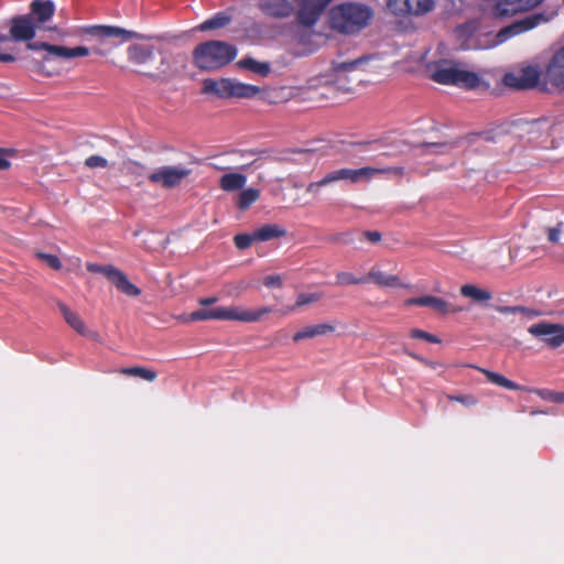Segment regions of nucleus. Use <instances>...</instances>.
Here are the masks:
<instances>
[{
	"mask_svg": "<svg viewBox=\"0 0 564 564\" xmlns=\"http://www.w3.org/2000/svg\"><path fill=\"white\" fill-rule=\"evenodd\" d=\"M129 61L138 66V73L156 82H166L174 76L170 55L148 44H132L128 47Z\"/></svg>",
	"mask_w": 564,
	"mask_h": 564,
	"instance_id": "obj_1",
	"label": "nucleus"
},
{
	"mask_svg": "<svg viewBox=\"0 0 564 564\" xmlns=\"http://www.w3.org/2000/svg\"><path fill=\"white\" fill-rule=\"evenodd\" d=\"M372 18V10L362 3L345 2L328 12V24L333 31L351 35L366 28Z\"/></svg>",
	"mask_w": 564,
	"mask_h": 564,
	"instance_id": "obj_2",
	"label": "nucleus"
},
{
	"mask_svg": "<svg viewBox=\"0 0 564 564\" xmlns=\"http://www.w3.org/2000/svg\"><path fill=\"white\" fill-rule=\"evenodd\" d=\"M237 47L224 41H207L198 44L193 51V62L205 72H214L235 59Z\"/></svg>",
	"mask_w": 564,
	"mask_h": 564,
	"instance_id": "obj_3",
	"label": "nucleus"
},
{
	"mask_svg": "<svg viewBox=\"0 0 564 564\" xmlns=\"http://www.w3.org/2000/svg\"><path fill=\"white\" fill-rule=\"evenodd\" d=\"M430 77L442 85H455L466 89L477 88L481 79L478 74L460 68L458 62L438 59L427 64Z\"/></svg>",
	"mask_w": 564,
	"mask_h": 564,
	"instance_id": "obj_4",
	"label": "nucleus"
},
{
	"mask_svg": "<svg viewBox=\"0 0 564 564\" xmlns=\"http://www.w3.org/2000/svg\"><path fill=\"white\" fill-rule=\"evenodd\" d=\"M86 32L96 37L101 45L110 46H116L132 39H143L140 33L111 25H94L88 28Z\"/></svg>",
	"mask_w": 564,
	"mask_h": 564,
	"instance_id": "obj_5",
	"label": "nucleus"
},
{
	"mask_svg": "<svg viewBox=\"0 0 564 564\" xmlns=\"http://www.w3.org/2000/svg\"><path fill=\"white\" fill-rule=\"evenodd\" d=\"M86 268L89 272L105 275L118 291L126 295L138 296L141 293V290L132 284L122 271L111 264L101 265L97 263H87Z\"/></svg>",
	"mask_w": 564,
	"mask_h": 564,
	"instance_id": "obj_6",
	"label": "nucleus"
},
{
	"mask_svg": "<svg viewBox=\"0 0 564 564\" xmlns=\"http://www.w3.org/2000/svg\"><path fill=\"white\" fill-rule=\"evenodd\" d=\"M478 369L486 376V378L490 382H492L495 384H498V386L503 387L509 390L530 391L529 389L522 388L519 384L514 383L513 381L507 379L506 377H503L500 373H497V372H494V371H490L487 369H482V368H478ZM532 391L535 392L538 395H540L544 400H550V401H553L556 403L564 402V392H554V391L546 390V389H536V390H532Z\"/></svg>",
	"mask_w": 564,
	"mask_h": 564,
	"instance_id": "obj_7",
	"label": "nucleus"
},
{
	"mask_svg": "<svg viewBox=\"0 0 564 564\" xmlns=\"http://www.w3.org/2000/svg\"><path fill=\"white\" fill-rule=\"evenodd\" d=\"M26 48L31 51H45L46 55H44L43 61H47L50 56L69 59L79 56H87L89 54V48L85 46L70 48L66 46L52 45L46 42H29L26 44Z\"/></svg>",
	"mask_w": 564,
	"mask_h": 564,
	"instance_id": "obj_8",
	"label": "nucleus"
},
{
	"mask_svg": "<svg viewBox=\"0 0 564 564\" xmlns=\"http://www.w3.org/2000/svg\"><path fill=\"white\" fill-rule=\"evenodd\" d=\"M540 82V72L532 66L524 67L516 73H507L502 83L505 86L518 89L527 90L538 86Z\"/></svg>",
	"mask_w": 564,
	"mask_h": 564,
	"instance_id": "obj_9",
	"label": "nucleus"
},
{
	"mask_svg": "<svg viewBox=\"0 0 564 564\" xmlns=\"http://www.w3.org/2000/svg\"><path fill=\"white\" fill-rule=\"evenodd\" d=\"M333 0H300L296 19L303 26H313Z\"/></svg>",
	"mask_w": 564,
	"mask_h": 564,
	"instance_id": "obj_10",
	"label": "nucleus"
},
{
	"mask_svg": "<svg viewBox=\"0 0 564 564\" xmlns=\"http://www.w3.org/2000/svg\"><path fill=\"white\" fill-rule=\"evenodd\" d=\"M191 174V170L182 166H163L149 175V181L161 184L164 188L178 186Z\"/></svg>",
	"mask_w": 564,
	"mask_h": 564,
	"instance_id": "obj_11",
	"label": "nucleus"
},
{
	"mask_svg": "<svg viewBox=\"0 0 564 564\" xmlns=\"http://www.w3.org/2000/svg\"><path fill=\"white\" fill-rule=\"evenodd\" d=\"M551 19V17L545 15L544 13H535L525 17L522 20H518L513 23H511L508 26L502 28L497 33V40L499 43L505 42L509 37L520 34L522 32L529 31L536 25H539L541 22H547Z\"/></svg>",
	"mask_w": 564,
	"mask_h": 564,
	"instance_id": "obj_12",
	"label": "nucleus"
},
{
	"mask_svg": "<svg viewBox=\"0 0 564 564\" xmlns=\"http://www.w3.org/2000/svg\"><path fill=\"white\" fill-rule=\"evenodd\" d=\"M528 332L544 340L552 348L564 344V325L542 322L531 325Z\"/></svg>",
	"mask_w": 564,
	"mask_h": 564,
	"instance_id": "obj_13",
	"label": "nucleus"
},
{
	"mask_svg": "<svg viewBox=\"0 0 564 564\" xmlns=\"http://www.w3.org/2000/svg\"><path fill=\"white\" fill-rule=\"evenodd\" d=\"M545 0H506L502 4H494L491 13L496 18H509L517 13L533 10Z\"/></svg>",
	"mask_w": 564,
	"mask_h": 564,
	"instance_id": "obj_14",
	"label": "nucleus"
},
{
	"mask_svg": "<svg viewBox=\"0 0 564 564\" xmlns=\"http://www.w3.org/2000/svg\"><path fill=\"white\" fill-rule=\"evenodd\" d=\"M273 312L270 306H263L256 311L245 310L239 306L220 307L221 319L238 321L243 323H253L262 318L263 315Z\"/></svg>",
	"mask_w": 564,
	"mask_h": 564,
	"instance_id": "obj_15",
	"label": "nucleus"
},
{
	"mask_svg": "<svg viewBox=\"0 0 564 564\" xmlns=\"http://www.w3.org/2000/svg\"><path fill=\"white\" fill-rule=\"evenodd\" d=\"M37 24L31 15H18L11 20L10 36L17 42H29L35 36Z\"/></svg>",
	"mask_w": 564,
	"mask_h": 564,
	"instance_id": "obj_16",
	"label": "nucleus"
},
{
	"mask_svg": "<svg viewBox=\"0 0 564 564\" xmlns=\"http://www.w3.org/2000/svg\"><path fill=\"white\" fill-rule=\"evenodd\" d=\"M375 167L365 166L361 169H340L327 173L329 184L338 181H349L351 183H359L361 181H369L375 176Z\"/></svg>",
	"mask_w": 564,
	"mask_h": 564,
	"instance_id": "obj_17",
	"label": "nucleus"
},
{
	"mask_svg": "<svg viewBox=\"0 0 564 564\" xmlns=\"http://www.w3.org/2000/svg\"><path fill=\"white\" fill-rule=\"evenodd\" d=\"M545 77L553 86L564 89V46L549 62Z\"/></svg>",
	"mask_w": 564,
	"mask_h": 564,
	"instance_id": "obj_18",
	"label": "nucleus"
},
{
	"mask_svg": "<svg viewBox=\"0 0 564 564\" xmlns=\"http://www.w3.org/2000/svg\"><path fill=\"white\" fill-rule=\"evenodd\" d=\"M258 7L265 15L274 19L288 18L293 12L289 0H260Z\"/></svg>",
	"mask_w": 564,
	"mask_h": 564,
	"instance_id": "obj_19",
	"label": "nucleus"
},
{
	"mask_svg": "<svg viewBox=\"0 0 564 564\" xmlns=\"http://www.w3.org/2000/svg\"><path fill=\"white\" fill-rule=\"evenodd\" d=\"M366 282L370 281L373 282L376 285L380 288H404L406 286L403 284L398 275L393 274H387L383 271H381L378 267H372L367 275L365 276Z\"/></svg>",
	"mask_w": 564,
	"mask_h": 564,
	"instance_id": "obj_20",
	"label": "nucleus"
},
{
	"mask_svg": "<svg viewBox=\"0 0 564 564\" xmlns=\"http://www.w3.org/2000/svg\"><path fill=\"white\" fill-rule=\"evenodd\" d=\"M55 6L51 0H34L31 3V17L33 15L37 24H42L51 20L54 15Z\"/></svg>",
	"mask_w": 564,
	"mask_h": 564,
	"instance_id": "obj_21",
	"label": "nucleus"
},
{
	"mask_svg": "<svg viewBox=\"0 0 564 564\" xmlns=\"http://www.w3.org/2000/svg\"><path fill=\"white\" fill-rule=\"evenodd\" d=\"M230 78H221L219 80L207 78L203 82V93L215 95L219 98H229L230 96Z\"/></svg>",
	"mask_w": 564,
	"mask_h": 564,
	"instance_id": "obj_22",
	"label": "nucleus"
},
{
	"mask_svg": "<svg viewBox=\"0 0 564 564\" xmlns=\"http://www.w3.org/2000/svg\"><path fill=\"white\" fill-rule=\"evenodd\" d=\"M57 306L69 327H72L79 335L86 333V324L77 313L73 312L63 302H58Z\"/></svg>",
	"mask_w": 564,
	"mask_h": 564,
	"instance_id": "obj_23",
	"label": "nucleus"
},
{
	"mask_svg": "<svg viewBox=\"0 0 564 564\" xmlns=\"http://www.w3.org/2000/svg\"><path fill=\"white\" fill-rule=\"evenodd\" d=\"M229 98H253L261 93V88L230 79Z\"/></svg>",
	"mask_w": 564,
	"mask_h": 564,
	"instance_id": "obj_24",
	"label": "nucleus"
},
{
	"mask_svg": "<svg viewBox=\"0 0 564 564\" xmlns=\"http://www.w3.org/2000/svg\"><path fill=\"white\" fill-rule=\"evenodd\" d=\"M232 21V14L230 11H223L216 13L210 19L206 20L197 26V30L205 32L217 29L226 28Z\"/></svg>",
	"mask_w": 564,
	"mask_h": 564,
	"instance_id": "obj_25",
	"label": "nucleus"
},
{
	"mask_svg": "<svg viewBox=\"0 0 564 564\" xmlns=\"http://www.w3.org/2000/svg\"><path fill=\"white\" fill-rule=\"evenodd\" d=\"M241 69L250 70L261 77H267L271 73V65L268 62H258L252 57H245L236 64Z\"/></svg>",
	"mask_w": 564,
	"mask_h": 564,
	"instance_id": "obj_26",
	"label": "nucleus"
},
{
	"mask_svg": "<svg viewBox=\"0 0 564 564\" xmlns=\"http://www.w3.org/2000/svg\"><path fill=\"white\" fill-rule=\"evenodd\" d=\"M334 326L330 324H317L306 326L293 336V340L297 343L303 339L313 338L315 336H322L327 333H332L334 332Z\"/></svg>",
	"mask_w": 564,
	"mask_h": 564,
	"instance_id": "obj_27",
	"label": "nucleus"
},
{
	"mask_svg": "<svg viewBox=\"0 0 564 564\" xmlns=\"http://www.w3.org/2000/svg\"><path fill=\"white\" fill-rule=\"evenodd\" d=\"M247 177L240 173H227L219 178V186L225 192H236L242 189Z\"/></svg>",
	"mask_w": 564,
	"mask_h": 564,
	"instance_id": "obj_28",
	"label": "nucleus"
},
{
	"mask_svg": "<svg viewBox=\"0 0 564 564\" xmlns=\"http://www.w3.org/2000/svg\"><path fill=\"white\" fill-rule=\"evenodd\" d=\"M256 240L269 241L271 239L281 238L286 236V230L276 224L264 225L253 231Z\"/></svg>",
	"mask_w": 564,
	"mask_h": 564,
	"instance_id": "obj_29",
	"label": "nucleus"
},
{
	"mask_svg": "<svg viewBox=\"0 0 564 564\" xmlns=\"http://www.w3.org/2000/svg\"><path fill=\"white\" fill-rule=\"evenodd\" d=\"M460 294L465 297H469L476 303H487L492 299L491 292L479 289L474 284H465L460 288Z\"/></svg>",
	"mask_w": 564,
	"mask_h": 564,
	"instance_id": "obj_30",
	"label": "nucleus"
},
{
	"mask_svg": "<svg viewBox=\"0 0 564 564\" xmlns=\"http://www.w3.org/2000/svg\"><path fill=\"white\" fill-rule=\"evenodd\" d=\"M184 322H194V321H204V319H221L220 307L215 308H200L194 311L189 315H184L180 317Z\"/></svg>",
	"mask_w": 564,
	"mask_h": 564,
	"instance_id": "obj_31",
	"label": "nucleus"
},
{
	"mask_svg": "<svg viewBox=\"0 0 564 564\" xmlns=\"http://www.w3.org/2000/svg\"><path fill=\"white\" fill-rule=\"evenodd\" d=\"M422 306L431 307L435 312H438V313H442V314H446L448 312H458L459 311L458 308L452 307V305L447 301H445V300H443L441 297L432 296V295H424L423 296Z\"/></svg>",
	"mask_w": 564,
	"mask_h": 564,
	"instance_id": "obj_32",
	"label": "nucleus"
},
{
	"mask_svg": "<svg viewBox=\"0 0 564 564\" xmlns=\"http://www.w3.org/2000/svg\"><path fill=\"white\" fill-rule=\"evenodd\" d=\"M405 3L408 15H422L434 8L433 0H409Z\"/></svg>",
	"mask_w": 564,
	"mask_h": 564,
	"instance_id": "obj_33",
	"label": "nucleus"
},
{
	"mask_svg": "<svg viewBox=\"0 0 564 564\" xmlns=\"http://www.w3.org/2000/svg\"><path fill=\"white\" fill-rule=\"evenodd\" d=\"M260 197V191L257 188H247L238 195L237 206L241 210H246L252 203Z\"/></svg>",
	"mask_w": 564,
	"mask_h": 564,
	"instance_id": "obj_34",
	"label": "nucleus"
},
{
	"mask_svg": "<svg viewBox=\"0 0 564 564\" xmlns=\"http://www.w3.org/2000/svg\"><path fill=\"white\" fill-rule=\"evenodd\" d=\"M321 299H322L321 293H301L297 295L295 304L293 306L285 307L282 311V314L285 315L290 312H293L297 307H301V306H304L307 304H312L314 302L319 301Z\"/></svg>",
	"mask_w": 564,
	"mask_h": 564,
	"instance_id": "obj_35",
	"label": "nucleus"
},
{
	"mask_svg": "<svg viewBox=\"0 0 564 564\" xmlns=\"http://www.w3.org/2000/svg\"><path fill=\"white\" fill-rule=\"evenodd\" d=\"M120 373L127 375V376L139 377L147 381H153L156 379L155 371L148 369V368H143V367L122 368V369H120Z\"/></svg>",
	"mask_w": 564,
	"mask_h": 564,
	"instance_id": "obj_36",
	"label": "nucleus"
},
{
	"mask_svg": "<svg viewBox=\"0 0 564 564\" xmlns=\"http://www.w3.org/2000/svg\"><path fill=\"white\" fill-rule=\"evenodd\" d=\"M496 310L500 313H503V314H516V313H521L523 314L525 317H534L536 315H539V313L534 310H531V308H528L525 306H497Z\"/></svg>",
	"mask_w": 564,
	"mask_h": 564,
	"instance_id": "obj_37",
	"label": "nucleus"
},
{
	"mask_svg": "<svg viewBox=\"0 0 564 564\" xmlns=\"http://www.w3.org/2000/svg\"><path fill=\"white\" fill-rule=\"evenodd\" d=\"M368 59L366 56H361L359 58L349 61V62H341L334 64V70L336 73H345V72H351L355 70L359 65L365 63Z\"/></svg>",
	"mask_w": 564,
	"mask_h": 564,
	"instance_id": "obj_38",
	"label": "nucleus"
},
{
	"mask_svg": "<svg viewBox=\"0 0 564 564\" xmlns=\"http://www.w3.org/2000/svg\"><path fill=\"white\" fill-rule=\"evenodd\" d=\"M458 142H423L420 143L417 147L420 148H432L434 153H444L446 150H452L457 147Z\"/></svg>",
	"mask_w": 564,
	"mask_h": 564,
	"instance_id": "obj_39",
	"label": "nucleus"
},
{
	"mask_svg": "<svg viewBox=\"0 0 564 564\" xmlns=\"http://www.w3.org/2000/svg\"><path fill=\"white\" fill-rule=\"evenodd\" d=\"M336 280L337 284L339 285L360 284L366 282L365 278H356L352 273L349 272H338Z\"/></svg>",
	"mask_w": 564,
	"mask_h": 564,
	"instance_id": "obj_40",
	"label": "nucleus"
},
{
	"mask_svg": "<svg viewBox=\"0 0 564 564\" xmlns=\"http://www.w3.org/2000/svg\"><path fill=\"white\" fill-rule=\"evenodd\" d=\"M254 240H256L254 232L252 235L239 234V235H236L234 238L236 247L240 250L248 249Z\"/></svg>",
	"mask_w": 564,
	"mask_h": 564,
	"instance_id": "obj_41",
	"label": "nucleus"
},
{
	"mask_svg": "<svg viewBox=\"0 0 564 564\" xmlns=\"http://www.w3.org/2000/svg\"><path fill=\"white\" fill-rule=\"evenodd\" d=\"M36 258L45 262L50 268L54 270H59L62 268L61 260L54 254L37 252Z\"/></svg>",
	"mask_w": 564,
	"mask_h": 564,
	"instance_id": "obj_42",
	"label": "nucleus"
},
{
	"mask_svg": "<svg viewBox=\"0 0 564 564\" xmlns=\"http://www.w3.org/2000/svg\"><path fill=\"white\" fill-rule=\"evenodd\" d=\"M447 399L449 401L459 402L466 406L476 405L478 402L477 398L473 394H457V395L447 394Z\"/></svg>",
	"mask_w": 564,
	"mask_h": 564,
	"instance_id": "obj_43",
	"label": "nucleus"
},
{
	"mask_svg": "<svg viewBox=\"0 0 564 564\" xmlns=\"http://www.w3.org/2000/svg\"><path fill=\"white\" fill-rule=\"evenodd\" d=\"M410 335L413 338L424 339V340L430 341V343H434V344H440L441 343V339L438 337H436L435 335L430 334V333H427L425 330L417 329V328H413L411 330Z\"/></svg>",
	"mask_w": 564,
	"mask_h": 564,
	"instance_id": "obj_44",
	"label": "nucleus"
},
{
	"mask_svg": "<svg viewBox=\"0 0 564 564\" xmlns=\"http://www.w3.org/2000/svg\"><path fill=\"white\" fill-rule=\"evenodd\" d=\"M85 165L89 169L106 167L108 165V161L102 156L91 155L86 159Z\"/></svg>",
	"mask_w": 564,
	"mask_h": 564,
	"instance_id": "obj_45",
	"label": "nucleus"
},
{
	"mask_svg": "<svg viewBox=\"0 0 564 564\" xmlns=\"http://www.w3.org/2000/svg\"><path fill=\"white\" fill-rule=\"evenodd\" d=\"M329 239L333 242L349 245V243H352V241H354V235L350 231L339 232V234L333 235Z\"/></svg>",
	"mask_w": 564,
	"mask_h": 564,
	"instance_id": "obj_46",
	"label": "nucleus"
},
{
	"mask_svg": "<svg viewBox=\"0 0 564 564\" xmlns=\"http://www.w3.org/2000/svg\"><path fill=\"white\" fill-rule=\"evenodd\" d=\"M375 175L377 174H390L398 177H401L404 174V169L401 166H394V167H384V169H376L375 167Z\"/></svg>",
	"mask_w": 564,
	"mask_h": 564,
	"instance_id": "obj_47",
	"label": "nucleus"
},
{
	"mask_svg": "<svg viewBox=\"0 0 564 564\" xmlns=\"http://www.w3.org/2000/svg\"><path fill=\"white\" fill-rule=\"evenodd\" d=\"M263 284L268 288H280L282 286V279L278 274L268 275L264 278Z\"/></svg>",
	"mask_w": 564,
	"mask_h": 564,
	"instance_id": "obj_48",
	"label": "nucleus"
},
{
	"mask_svg": "<svg viewBox=\"0 0 564 564\" xmlns=\"http://www.w3.org/2000/svg\"><path fill=\"white\" fill-rule=\"evenodd\" d=\"M403 351L404 354H406L408 356L416 359V360H420L421 362L427 365L429 367L433 368V369H436L438 366H441V364L436 362V361H430L414 352H411L410 350H408L406 348H403Z\"/></svg>",
	"mask_w": 564,
	"mask_h": 564,
	"instance_id": "obj_49",
	"label": "nucleus"
},
{
	"mask_svg": "<svg viewBox=\"0 0 564 564\" xmlns=\"http://www.w3.org/2000/svg\"><path fill=\"white\" fill-rule=\"evenodd\" d=\"M561 226H562V224L560 223L556 227L549 229L547 237L551 242H553V243L558 242L560 234L562 232Z\"/></svg>",
	"mask_w": 564,
	"mask_h": 564,
	"instance_id": "obj_50",
	"label": "nucleus"
},
{
	"mask_svg": "<svg viewBox=\"0 0 564 564\" xmlns=\"http://www.w3.org/2000/svg\"><path fill=\"white\" fill-rule=\"evenodd\" d=\"M364 236L371 243H377L381 240V234L376 230H366L364 231Z\"/></svg>",
	"mask_w": 564,
	"mask_h": 564,
	"instance_id": "obj_51",
	"label": "nucleus"
},
{
	"mask_svg": "<svg viewBox=\"0 0 564 564\" xmlns=\"http://www.w3.org/2000/svg\"><path fill=\"white\" fill-rule=\"evenodd\" d=\"M328 178L327 175H325L321 181L310 183L306 187V192L311 193L314 192L316 188L328 185Z\"/></svg>",
	"mask_w": 564,
	"mask_h": 564,
	"instance_id": "obj_52",
	"label": "nucleus"
},
{
	"mask_svg": "<svg viewBox=\"0 0 564 564\" xmlns=\"http://www.w3.org/2000/svg\"><path fill=\"white\" fill-rule=\"evenodd\" d=\"M82 336H86L95 341H99L100 340V336L97 332L95 330H90L87 326H86V333L85 334H80Z\"/></svg>",
	"mask_w": 564,
	"mask_h": 564,
	"instance_id": "obj_53",
	"label": "nucleus"
},
{
	"mask_svg": "<svg viewBox=\"0 0 564 564\" xmlns=\"http://www.w3.org/2000/svg\"><path fill=\"white\" fill-rule=\"evenodd\" d=\"M217 302V297L216 296H210V297H203L198 301V303L203 306H209V305H213Z\"/></svg>",
	"mask_w": 564,
	"mask_h": 564,
	"instance_id": "obj_54",
	"label": "nucleus"
},
{
	"mask_svg": "<svg viewBox=\"0 0 564 564\" xmlns=\"http://www.w3.org/2000/svg\"><path fill=\"white\" fill-rule=\"evenodd\" d=\"M422 302H423V296H420V297H411V299H408L404 304L406 306H411V305H419V306H422Z\"/></svg>",
	"mask_w": 564,
	"mask_h": 564,
	"instance_id": "obj_55",
	"label": "nucleus"
},
{
	"mask_svg": "<svg viewBox=\"0 0 564 564\" xmlns=\"http://www.w3.org/2000/svg\"><path fill=\"white\" fill-rule=\"evenodd\" d=\"M293 154H301L303 155L304 160H307L310 156L314 154V150H299V151H291Z\"/></svg>",
	"mask_w": 564,
	"mask_h": 564,
	"instance_id": "obj_56",
	"label": "nucleus"
},
{
	"mask_svg": "<svg viewBox=\"0 0 564 564\" xmlns=\"http://www.w3.org/2000/svg\"><path fill=\"white\" fill-rule=\"evenodd\" d=\"M10 167V162L2 156H0V171L8 170Z\"/></svg>",
	"mask_w": 564,
	"mask_h": 564,
	"instance_id": "obj_57",
	"label": "nucleus"
},
{
	"mask_svg": "<svg viewBox=\"0 0 564 564\" xmlns=\"http://www.w3.org/2000/svg\"><path fill=\"white\" fill-rule=\"evenodd\" d=\"M10 39H11L10 33L9 34L0 33V42H7Z\"/></svg>",
	"mask_w": 564,
	"mask_h": 564,
	"instance_id": "obj_58",
	"label": "nucleus"
},
{
	"mask_svg": "<svg viewBox=\"0 0 564 564\" xmlns=\"http://www.w3.org/2000/svg\"><path fill=\"white\" fill-rule=\"evenodd\" d=\"M278 160H279V161H282V162H296V160H295V159H293V158H288V156H285V158H280V159H278Z\"/></svg>",
	"mask_w": 564,
	"mask_h": 564,
	"instance_id": "obj_59",
	"label": "nucleus"
},
{
	"mask_svg": "<svg viewBox=\"0 0 564 564\" xmlns=\"http://www.w3.org/2000/svg\"><path fill=\"white\" fill-rule=\"evenodd\" d=\"M93 52L98 53V54H101V55L106 54V52H105V51H102V50H101V48H99V47H94V48H93Z\"/></svg>",
	"mask_w": 564,
	"mask_h": 564,
	"instance_id": "obj_60",
	"label": "nucleus"
},
{
	"mask_svg": "<svg viewBox=\"0 0 564 564\" xmlns=\"http://www.w3.org/2000/svg\"><path fill=\"white\" fill-rule=\"evenodd\" d=\"M36 68L40 72H43V62H36Z\"/></svg>",
	"mask_w": 564,
	"mask_h": 564,
	"instance_id": "obj_61",
	"label": "nucleus"
},
{
	"mask_svg": "<svg viewBox=\"0 0 564 564\" xmlns=\"http://www.w3.org/2000/svg\"><path fill=\"white\" fill-rule=\"evenodd\" d=\"M540 413H546L545 411H541V410H532L531 411V415H535V414H540Z\"/></svg>",
	"mask_w": 564,
	"mask_h": 564,
	"instance_id": "obj_62",
	"label": "nucleus"
},
{
	"mask_svg": "<svg viewBox=\"0 0 564 564\" xmlns=\"http://www.w3.org/2000/svg\"><path fill=\"white\" fill-rule=\"evenodd\" d=\"M506 0H497L495 4H502Z\"/></svg>",
	"mask_w": 564,
	"mask_h": 564,
	"instance_id": "obj_63",
	"label": "nucleus"
}]
</instances>
